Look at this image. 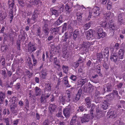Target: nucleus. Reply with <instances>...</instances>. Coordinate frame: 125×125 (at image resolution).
I'll return each instance as SVG.
<instances>
[{
  "instance_id": "obj_34",
  "label": "nucleus",
  "mask_w": 125,
  "mask_h": 125,
  "mask_svg": "<svg viewBox=\"0 0 125 125\" xmlns=\"http://www.w3.org/2000/svg\"><path fill=\"white\" fill-rule=\"evenodd\" d=\"M62 69L63 70V72L66 74L68 73L69 70V67L66 65H63L62 67Z\"/></svg>"
},
{
  "instance_id": "obj_61",
  "label": "nucleus",
  "mask_w": 125,
  "mask_h": 125,
  "mask_svg": "<svg viewBox=\"0 0 125 125\" xmlns=\"http://www.w3.org/2000/svg\"><path fill=\"white\" fill-rule=\"evenodd\" d=\"M17 98L16 97L13 96L11 98L12 102H15L17 100Z\"/></svg>"
},
{
  "instance_id": "obj_58",
  "label": "nucleus",
  "mask_w": 125,
  "mask_h": 125,
  "mask_svg": "<svg viewBox=\"0 0 125 125\" xmlns=\"http://www.w3.org/2000/svg\"><path fill=\"white\" fill-rule=\"evenodd\" d=\"M106 91L107 92H109L111 91L112 89V87L111 86H109L108 85H107V86Z\"/></svg>"
},
{
  "instance_id": "obj_62",
  "label": "nucleus",
  "mask_w": 125,
  "mask_h": 125,
  "mask_svg": "<svg viewBox=\"0 0 125 125\" xmlns=\"http://www.w3.org/2000/svg\"><path fill=\"white\" fill-rule=\"evenodd\" d=\"M57 30L58 29L57 28H52L51 29V31L53 33L57 31Z\"/></svg>"
},
{
  "instance_id": "obj_60",
  "label": "nucleus",
  "mask_w": 125,
  "mask_h": 125,
  "mask_svg": "<svg viewBox=\"0 0 125 125\" xmlns=\"http://www.w3.org/2000/svg\"><path fill=\"white\" fill-rule=\"evenodd\" d=\"M40 2V0H34L32 2L34 5H37Z\"/></svg>"
},
{
  "instance_id": "obj_14",
  "label": "nucleus",
  "mask_w": 125,
  "mask_h": 125,
  "mask_svg": "<svg viewBox=\"0 0 125 125\" xmlns=\"http://www.w3.org/2000/svg\"><path fill=\"white\" fill-rule=\"evenodd\" d=\"M36 49L37 47L34 45L31 44V42L29 43L28 50L29 51L32 52L36 50Z\"/></svg>"
},
{
  "instance_id": "obj_50",
  "label": "nucleus",
  "mask_w": 125,
  "mask_h": 125,
  "mask_svg": "<svg viewBox=\"0 0 125 125\" xmlns=\"http://www.w3.org/2000/svg\"><path fill=\"white\" fill-rule=\"evenodd\" d=\"M41 32L40 28H38L36 32L37 35H38L40 37L41 35Z\"/></svg>"
},
{
  "instance_id": "obj_24",
  "label": "nucleus",
  "mask_w": 125,
  "mask_h": 125,
  "mask_svg": "<svg viewBox=\"0 0 125 125\" xmlns=\"http://www.w3.org/2000/svg\"><path fill=\"white\" fill-rule=\"evenodd\" d=\"M8 3L9 5V8L11 10H12L14 6V0H9Z\"/></svg>"
},
{
  "instance_id": "obj_39",
  "label": "nucleus",
  "mask_w": 125,
  "mask_h": 125,
  "mask_svg": "<svg viewBox=\"0 0 125 125\" xmlns=\"http://www.w3.org/2000/svg\"><path fill=\"white\" fill-rule=\"evenodd\" d=\"M107 23L106 22L104 21H101L100 23V27H105L106 26Z\"/></svg>"
},
{
  "instance_id": "obj_27",
  "label": "nucleus",
  "mask_w": 125,
  "mask_h": 125,
  "mask_svg": "<svg viewBox=\"0 0 125 125\" xmlns=\"http://www.w3.org/2000/svg\"><path fill=\"white\" fill-rule=\"evenodd\" d=\"M108 25L109 29L111 30H114L115 29V26L111 21H110L108 23Z\"/></svg>"
},
{
  "instance_id": "obj_4",
  "label": "nucleus",
  "mask_w": 125,
  "mask_h": 125,
  "mask_svg": "<svg viewBox=\"0 0 125 125\" xmlns=\"http://www.w3.org/2000/svg\"><path fill=\"white\" fill-rule=\"evenodd\" d=\"M97 38L98 39L101 38H103L106 35V33L103 31V29L101 28H99L97 33Z\"/></svg>"
},
{
  "instance_id": "obj_57",
  "label": "nucleus",
  "mask_w": 125,
  "mask_h": 125,
  "mask_svg": "<svg viewBox=\"0 0 125 125\" xmlns=\"http://www.w3.org/2000/svg\"><path fill=\"white\" fill-rule=\"evenodd\" d=\"M26 37L25 36H22L21 37H19V41H24L26 39Z\"/></svg>"
},
{
  "instance_id": "obj_26",
  "label": "nucleus",
  "mask_w": 125,
  "mask_h": 125,
  "mask_svg": "<svg viewBox=\"0 0 125 125\" xmlns=\"http://www.w3.org/2000/svg\"><path fill=\"white\" fill-rule=\"evenodd\" d=\"M124 50L123 49H120L119 51L118 55L119 58L120 59H123L124 57Z\"/></svg>"
},
{
  "instance_id": "obj_49",
  "label": "nucleus",
  "mask_w": 125,
  "mask_h": 125,
  "mask_svg": "<svg viewBox=\"0 0 125 125\" xmlns=\"http://www.w3.org/2000/svg\"><path fill=\"white\" fill-rule=\"evenodd\" d=\"M56 116L58 117H61L62 118H64L62 115L61 110L59 111L58 113L56 115Z\"/></svg>"
},
{
  "instance_id": "obj_41",
  "label": "nucleus",
  "mask_w": 125,
  "mask_h": 125,
  "mask_svg": "<svg viewBox=\"0 0 125 125\" xmlns=\"http://www.w3.org/2000/svg\"><path fill=\"white\" fill-rule=\"evenodd\" d=\"M110 116L113 118H115L116 116V113L114 111H112L110 112Z\"/></svg>"
},
{
  "instance_id": "obj_13",
  "label": "nucleus",
  "mask_w": 125,
  "mask_h": 125,
  "mask_svg": "<svg viewBox=\"0 0 125 125\" xmlns=\"http://www.w3.org/2000/svg\"><path fill=\"white\" fill-rule=\"evenodd\" d=\"M114 16L113 13H111L110 12L108 11L104 14V18L105 19H109L114 17Z\"/></svg>"
},
{
  "instance_id": "obj_33",
  "label": "nucleus",
  "mask_w": 125,
  "mask_h": 125,
  "mask_svg": "<svg viewBox=\"0 0 125 125\" xmlns=\"http://www.w3.org/2000/svg\"><path fill=\"white\" fill-rule=\"evenodd\" d=\"M104 55L106 58L108 57L109 55V50L108 48H105L103 51Z\"/></svg>"
},
{
  "instance_id": "obj_31",
  "label": "nucleus",
  "mask_w": 125,
  "mask_h": 125,
  "mask_svg": "<svg viewBox=\"0 0 125 125\" xmlns=\"http://www.w3.org/2000/svg\"><path fill=\"white\" fill-rule=\"evenodd\" d=\"M45 87L44 90L46 91H50L51 90V84L46 83L45 84Z\"/></svg>"
},
{
  "instance_id": "obj_35",
  "label": "nucleus",
  "mask_w": 125,
  "mask_h": 125,
  "mask_svg": "<svg viewBox=\"0 0 125 125\" xmlns=\"http://www.w3.org/2000/svg\"><path fill=\"white\" fill-rule=\"evenodd\" d=\"M8 48V47L7 45H3L1 46V49L2 52H5Z\"/></svg>"
},
{
  "instance_id": "obj_23",
  "label": "nucleus",
  "mask_w": 125,
  "mask_h": 125,
  "mask_svg": "<svg viewBox=\"0 0 125 125\" xmlns=\"http://www.w3.org/2000/svg\"><path fill=\"white\" fill-rule=\"evenodd\" d=\"M91 45V43L88 41L83 42L81 44L82 48L85 47L87 48L89 47Z\"/></svg>"
},
{
  "instance_id": "obj_40",
  "label": "nucleus",
  "mask_w": 125,
  "mask_h": 125,
  "mask_svg": "<svg viewBox=\"0 0 125 125\" xmlns=\"http://www.w3.org/2000/svg\"><path fill=\"white\" fill-rule=\"evenodd\" d=\"M69 55V52L68 51L66 50H65L63 52V57L65 58H67L68 57Z\"/></svg>"
},
{
  "instance_id": "obj_29",
  "label": "nucleus",
  "mask_w": 125,
  "mask_h": 125,
  "mask_svg": "<svg viewBox=\"0 0 125 125\" xmlns=\"http://www.w3.org/2000/svg\"><path fill=\"white\" fill-rule=\"evenodd\" d=\"M62 16H60L59 19L57 20L55 23V24L56 26L59 25L62 22Z\"/></svg>"
},
{
  "instance_id": "obj_21",
  "label": "nucleus",
  "mask_w": 125,
  "mask_h": 125,
  "mask_svg": "<svg viewBox=\"0 0 125 125\" xmlns=\"http://www.w3.org/2000/svg\"><path fill=\"white\" fill-rule=\"evenodd\" d=\"M96 114L95 116H94V117L95 118L98 119L100 118L102 115V112L99 110H96Z\"/></svg>"
},
{
  "instance_id": "obj_28",
  "label": "nucleus",
  "mask_w": 125,
  "mask_h": 125,
  "mask_svg": "<svg viewBox=\"0 0 125 125\" xmlns=\"http://www.w3.org/2000/svg\"><path fill=\"white\" fill-rule=\"evenodd\" d=\"M56 108V106L55 104H51L49 107V110L51 113L53 112Z\"/></svg>"
},
{
  "instance_id": "obj_20",
  "label": "nucleus",
  "mask_w": 125,
  "mask_h": 125,
  "mask_svg": "<svg viewBox=\"0 0 125 125\" xmlns=\"http://www.w3.org/2000/svg\"><path fill=\"white\" fill-rule=\"evenodd\" d=\"M63 83L66 87H69L71 86V85L69 83V82L67 77H64L63 78Z\"/></svg>"
},
{
  "instance_id": "obj_48",
  "label": "nucleus",
  "mask_w": 125,
  "mask_h": 125,
  "mask_svg": "<svg viewBox=\"0 0 125 125\" xmlns=\"http://www.w3.org/2000/svg\"><path fill=\"white\" fill-rule=\"evenodd\" d=\"M53 62L55 64L58 66L59 68L60 67V65L58 64V61L57 60V57H55L54 58Z\"/></svg>"
},
{
  "instance_id": "obj_7",
  "label": "nucleus",
  "mask_w": 125,
  "mask_h": 125,
  "mask_svg": "<svg viewBox=\"0 0 125 125\" xmlns=\"http://www.w3.org/2000/svg\"><path fill=\"white\" fill-rule=\"evenodd\" d=\"M93 32V31L92 30H89L87 31L86 37L88 40H90L92 39L94 37Z\"/></svg>"
},
{
  "instance_id": "obj_46",
  "label": "nucleus",
  "mask_w": 125,
  "mask_h": 125,
  "mask_svg": "<svg viewBox=\"0 0 125 125\" xmlns=\"http://www.w3.org/2000/svg\"><path fill=\"white\" fill-rule=\"evenodd\" d=\"M10 112L9 110L8 109H4L3 111V114L4 115L7 114L8 115L10 114Z\"/></svg>"
},
{
  "instance_id": "obj_44",
  "label": "nucleus",
  "mask_w": 125,
  "mask_h": 125,
  "mask_svg": "<svg viewBox=\"0 0 125 125\" xmlns=\"http://www.w3.org/2000/svg\"><path fill=\"white\" fill-rule=\"evenodd\" d=\"M82 13L80 12H78L77 13V18L79 21H80L82 19Z\"/></svg>"
},
{
  "instance_id": "obj_47",
  "label": "nucleus",
  "mask_w": 125,
  "mask_h": 125,
  "mask_svg": "<svg viewBox=\"0 0 125 125\" xmlns=\"http://www.w3.org/2000/svg\"><path fill=\"white\" fill-rule=\"evenodd\" d=\"M0 73L4 76V78H5L6 77V71L5 70H1L0 71Z\"/></svg>"
},
{
  "instance_id": "obj_37",
  "label": "nucleus",
  "mask_w": 125,
  "mask_h": 125,
  "mask_svg": "<svg viewBox=\"0 0 125 125\" xmlns=\"http://www.w3.org/2000/svg\"><path fill=\"white\" fill-rule=\"evenodd\" d=\"M52 14L54 15L56 17L58 16L59 14L58 10H57L55 9L54 8L52 9Z\"/></svg>"
},
{
  "instance_id": "obj_63",
  "label": "nucleus",
  "mask_w": 125,
  "mask_h": 125,
  "mask_svg": "<svg viewBox=\"0 0 125 125\" xmlns=\"http://www.w3.org/2000/svg\"><path fill=\"white\" fill-rule=\"evenodd\" d=\"M79 63L78 62L74 63L73 65V67L75 68H77L79 65Z\"/></svg>"
},
{
  "instance_id": "obj_12",
  "label": "nucleus",
  "mask_w": 125,
  "mask_h": 125,
  "mask_svg": "<svg viewBox=\"0 0 125 125\" xmlns=\"http://www.w3.org/2000/svg\"><path fill=\"white\" fill-rule=\"evenodd\" d=\"M110 105L109 101L106 100L103 102L102 107L104 110H105L108 108Z\"/></svg>"
},
{
  "instance_id": "obj_5",
  "label": "nucleus",
  "mask_w": 125,
  "mask_h": 125,
  "mask_svg": "<svg viewBox=\"0 0 125 125\" xmlns=\"http://www.w3.org/2000/svg\"><path fill=\"white\" fill-rule=\"evenodd\" d=\"M85 101L88 105L87 106L88 108H90L91 106V110L93 109V110L94 108V105L93 104H91V100L90 99L89 97H87L85 99Z\"/></svg>"
},
{
  "instance_id": "obj_16",
  "label": "nucleus",
  "mask_w": 125,
  "mask_h": 125,
  "mask_svg": "<svg viewBox=\"0 0 125 125\" xmlns=\"http://www.w3.org/2000/svg\"><path fill=\"white\" fill-rule=\"evenodd\" d=\"M48 22L45 24L44 26L43 27V30H44L45 33L46 35H48L49 33V29L48 27Z\"/></svg>"
},
{
  "instance_id": "obj_30",
  "label": "nucleus",
  "mask_w": 125,
  "mask_h": 125,
  "mask_svg": "<svg viewBox=\"0 0 125 125\" xmlns=\"http://www.w3.org/2000/svg\"><path fill=\"white\" fill-rule=\"evenodd\" d=\"M79 31L77 30H75L73 34V38L75 40L76 38L78 36L79 34Z\"/></svg>"
},
{
  "instance_id": "obj_45",
  "label": "nucleus",
  "mask_w": 125,
  "mask_h": 125,
  "mask_svg": "<svg viewBox=\"0 0 125 125\" xmlns=\"http://www.w3.org/2000/svg\"><path fill=\"white\" fill-rule=\"evenodd\" d=\"M95 102L96 103H99L101 101L102 98L101 97H95Z\"/></svg>"
},
{
  "instance_id": "obj_38",
  "label": "nucleus",
  "mask_w": 125,
  "mask_h": 125,
  "mask_svg": "<svg viewBox=\"0 0 125 125\" xmlns=\"http://www.w3.org/2000/svg\"><path fill=\"white\" fill-rule=\"evenodd\" d=\"M70 8V7L68 6V3L66 4L65 5V10L66 11V13L67 14H69L70 12V11L69 10Z\"/></svg>"
},
{
  "instance_id": "obj_17",
  "label": "nucleus",
  "mask_w": 125,
  "mask_h": 125,
  "mask_svg": "<svg viewBox=\"0 0 125 125\" xmlns=\"http://www.w3.org/2000/svg\"><path fill=\"white\" fill-rule=\"evenodd\" d=\"M11 110L13 113H16L18 111L17 105L16 104H12L10 106Z\"/></svg>"
},
{
  "instance_id": "obj_43",
  "label": "nucleus",
  "mask_w": 125,
  "mask_h": 125,
  "mask_svg": "<svg viewBox=\"0 0 125 125\" xmlns=\"http://www.w3.org/2000/svg\"><path fill=\"white\" fill-rule=\"evenodd\" d=\"M91 26V23L90 22L88 23H86L84 25V29L87 30Z\"/></svg>"
},
{
  "instance_id": "obj_22",
  "label": "nucleus",
  "mask_w": 125,
  "mask_h": 125,
  "mask_svg": "<svg viewBox=\"0 0 125 125\" xmlns=\"http://www.w3.org/2000/svg\"><path fill=\"white\" fill-rule=\"evenodd\" d=\"M35 95L36 96L40 95L42 91L40 88L37 87H36L34 88Z\"/></svg>"
},
{
  "instance_id": "obj_42",
  "label": "nucleus",
  "mask_w": 125,
  "mask_h": 125,
  "mask_svg": "<svg viewBox=\"0 0 125 125\" xmlns=\"http://www.w3.org/2000/svg\"><path fill=\"white\" fill-rule=\"evenodd\" d=\"M103 55L102 54L98 53L97 54V59L100 61L102 60L103 58Z\"/></svg>"
},
{
  "instance_id": "obj_8",
  "label": "nucleus",
  "mask_w": 125,
  "mask_h": 125,
  "mask_svg": "<svg viewBox=\"0 0 125 125\" xmlns=\"http://www.w3.org/2000/svg\"><path fill=\"white\" fill-rule=\"evenodd\" d=\"M125 15L124 13H122L119 14L118 16V21L121 24H123L124 23L123 19Z\"/></svg>"
},
{
  "instance_id": "obj_2",
  "label": "nucleus",
  "mask_w": 125,
  "mask_h": 125,
  "mask_svg": "<svg viewBox=\"0 0 125 125\" xmlns=\"http://www.w3.org/2000/svg\"><path fill=\"white\" fill-rule=\"evenodd\" d=\"M101 12L100 11V8L98 7H94L92 10V11L89 12L88 17L89 20L92 16L94 17L98 16L100 14Z\"/></svg>"
},
{
  "instance_id": "obj_10",
  "label": "nucleus",
  "mask_w": 125,
  "mask_h": 125,
  "mask_svg": "<svg viewBox=\"0 0 125 125\" xmlns=\"http://www.w3.org/2000/svg\"><path fill=\"white\" fill-rule=\"evenodd\" d=\"M48 74V71L44 69L42 70L40 73V76L42 79H46Z\"/></svg>"
},
{
  "instance_id": "obj_52",
  "label": "nucleus",
  "mask_w": 125,
  "mask_h": 125,
  "mask_svg": "<svg viewBox=\"0 0 125 125\" xmlns=\"http://www.w3.org/2000/svg\"><path fill=\"white\" fill-rule=\"evenodd\" d=\"M5 122L6 124V125H9V119L8 118H4Z\"/></svg>"
},
{
  "instance_id": "obj_51",
  "label": "nucleus",
  "mask_w": 125,
  "mask_h": 125,
  "mask_svg": "<svg viewBox=\"0 0 125 125\" xmlns=\"http://www.w3.org/2000/svg\"><path fill=\"white\" fill-rule=\"evenodd\" d=\"M84 110V108L82 106H80L78 107L77 109V111L78 112H80V111L82 112Z\"/></svg>"
},
{
  "instance_id": "obj_59",
  "label": "nucleus",
  "mask_w": 125,
  "mask_h": 125,
  "mask_svg": "<svg viewBox=\"0 0 125 125\" xmlns=\"http://www.w3.org/2000/svg\"><path fill=\"white\" fill-rule=\"evenodd\" d=\"M38 17V15L37 14L34 13L32 16V18L33 20L34 21Z\"/></svg>"
},
{
  "instance_id": "obj_1",
  "label": "nucleus",
  "mask_w": 125,
  "mask_h": 125,
  "mask_svg": "<svg viewBox=\"0 0 125 125\" xmlns=\"http://www.w3.org/2000/svg\"><path fill=\"white\" fill-rule=\"evenodd\" d=\"M70 92L69 91L66 93L64 96H60L59 99L60 103L63 105L66 102H68L70 100Z\"/></svg>"
},
{
  "instance_id": "obj_54",
  "label": "nucleus",
  "mask_w": 125,
  "mask_h": 125,
  "mask_svg": "<svg viewBox=\"0 0 125 125\" xmlns=\"http://www.w3.org/2000/svg\"><path fill=\"white\" fill-rule=\"evenodd\" d=\"M70 78L73 81H75L76 78V76L74 75H71L70 77Z\"/></svg>"
},
{
  "instance_id": "obj_36",
  "label": "nucleus",
  "mask_w": 125,
  "mask_h": 125,
  "mask_svg": "<svg viewBox=\"0 0 125 125\" xmlns=\"http://www.w3.org/2000/svg\"><path fill=\"white\" fill-rule=\"evenodd\" d=\"M112 3L109 1H108L106 5L107 9L108 10H110L112 9Z\"/></svg>"
},
{
  "instance_id": "obj_32",
  "label": "nucleus",
  "mask_w": 125,
  "mask_h": 125,
  "mask_svg": "<svg viewBox=\"0 0 125 125\" xmlns=\"http://www.w3.org/2000/svg\"><path fill=\"white\" fill-rule=\"evenodd\" d=\"M77 121V117L75 116H73L71 120L70 125H74Z\"/></svg>"
},
{
  "instance_id": "obj_56",
  "label": "nucleus",
  "mask_w": 125,
  "mask_h": 125,
  "mask_svg": "<svg viewBox=\"0 0 125 125\" xmlns=\"http://www.w3.org/2000/svg\"><path fill=\"white\" fill-rule=\"evenodd\" d=\"M84 59L82 57H80L78 62L80 63H82L84 61Z\"/></svg>"
},
{
  "instance_id": "obj_25",
  "label": "nucleus",
  "mask_w": 125,
  "mask_h": 125,
  "mask_svg": "<svg viewBox=\"0 0 125 125\" xmlns=\"http://www.w3.org/2000/svg\"><path fill=\"white\" fill-rule=\"evenodd\" d=\"M76 7L78 8H80L81 9H82V14H83L85 13L86 12V8L83 5L80 6L78 5H77L76 6H75Z\"/></svg>"
},
{
  "instance_id": "obj_6",
  "label": "nucleus",
  "mask_w": 125,
  "mask_h": 125,
  "mask_svg": "<svg viewBox=\"0 0 125 125\" xmlns=\"http://www.w3.org/2000/svg\"><path fill=\"white\" fill-rule=\"evenodd\" d=\"M82 91L81 90H80L76 96L72 98V100L73 102H76L79 100L82 94Z\"/></svg>"
},
{
  "instance_id": "obj_53",
  "label": "nucleus",
  "mask_w": 125,
  "mask_h": 125,
  "mask_svg": "<svg viewBox=\"0 0 125 125\" xmlns=\"http://www.w3.org/2000/svg\"><path fill=\"white\" fill-rule=\"evenodd\" d=\"M60 13H61L63 12L64 8V6L63 5H61L60 6Z\"/></svg>"
},
{
  "instance_id": "obj_3",
  "label": "nucleus",
  "mask_w": 125,
  "mask_h": 125,
  "mask_svg": "<svg viewBox=\"0 0 125 125\" xmlns=\"http://www.w3.org/2000/svg\"><path fill=\"white\" fill-rule=\"evenodd\" d=\"M90 114L84 115L81 119V121L82 123L83 122H88L90 119H93L94 117V111L93 109H92L90 111Z\"/></svg>"
},
{
  "instance_id": "obj_64",
  "label": "nucleus",
  "mask_w": 125,
  "mask_h": 125,
  "mask_svg": "<svg viewBox=\"0 0 125 125\" xmlns=\"http://www.w3.org/2000/svg\"><path fill=\"white\" fill-rule=\"evenodd\" d=\"M49 124V122L48 120H45L44 122L43 125H48Z\"/></svg>"
},
{
  "instance_id": "obj_9",
  "label": "nucleus",
  "mask_w": 125,
  "mask_h": 125,
  "mask_svg": "<svg viewBox=\"0 0 125 125\" xmlns=\"http://www.w3.org/2000/svg\"><path fill=\"white\" fill-rule=\"evenodd\" d=\"M50 94H42L41 96V103H43L46 102L47 98L49 97Z\"/></svg>"
},
{
  "instance_id": "obj_11",
  "label": "nucleus",
  "mask_w": 125,
  "mask_h": 125,
  "mask_svg": "<svg viewBox=\"0 0 125 125\" xmlns=\"http://www.w3.org/2000/svg\"><path fill=\"white\" fill-rule=\"evenodd\" d=\"M70 109L68 108H64L63 110V114L66 118L69 117L70 114Z\"/></svg>"
},
{
  "instance_id": "obj_19",
  "label": "nucleus",
  "mask_w": 125,
  "mask_h": 125,
  "mask_svg": "<svg viewBox=\"0 0 125 125\" xmlns=\"http://www.w3.org/2000/svg\"><path fill=\"white\" fill-rule=\"evenodd\" d=\"M88 81L87 79L86 78L84 79H80L78 81V84L80 85V86H82L86 82Z\"/></svg>"
},
{
  "instance_id": "obj_18",
  "label": "nucleus",
  "mask_w": 125,
  "mask_h": 125,
  "mask_svg": "<svg viewBox=\"0 0 125 125\" xmlns=\"http://www.w3.org/2000/svg\"><path fill=\"white\" fill-rule=\"evenodd\" d=\"M125 104V101L123 100L119 101L118 102L117 106L119 108H122V106L124 108V105Z\"/></svg>"
},
{
  "instance_id": "obj_15",
  "label": "nucleus",
  "mask_w": 125,
  "mask_h": 125,
  "mask_svg": "<svg viewBox=\"0 0 125 125\" xmlns=\"http://www.w3.org/2000/svg\"><path fill=\"white\" fill-rule=\"evenodd\" d=\"M117 54L115 53H113L111 54L110 59L112 61L116 62L117 60Z\"/></svg>"
},
{
  "instance_id": "obj_55",
  "label": "nucleus",
  "mask_w": 125,
  "mask_h": 125,
  "mask_svg": "<svg viewBox=\"0 0 125 125\" xmlns=\"http://www.w3.org/2000/svg\"><path fill=\"white\" fill-rule=\"evenodd\" d=\"M66 23H64L63 25V27L62 29V31L63 32V31H65L66 29Z\"/></svg>"
}]
</instances>
